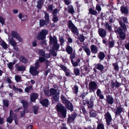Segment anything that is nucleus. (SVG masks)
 I'll use <instances>...</instances> for the list:
<instances>
[{
  "instance_id": "obj_37",
  "label": "nucleus",
  "mask_w": 129,
  "mask_h": 129,
  "mask_svg": "<svg viewBox=\"0 0 129 129\" xmlns=\"http://www.w3.org/2000/svg\"><path fill=\"white\" fill-rule=\"evenodd\" d=\"M19 17L22 20H24L27 19L26 16L23 15L22 14H20L19 15Z\"/></svg>"
},
{
  "instance_id": "obj_53",
  "label": "nucleus",
  "mask_w": 129,
  "mask_h": 129,
  "mask_svg": "<svg viewBox=\"0 0 129 129\" xmlns=\"http://www.w3.org/2000/svg\"><path fill=\"white\" fill-rule=\"evenodd\" d=\"M53 6L52 5H49L47 8L48 11L50 12H51L53 10Z\"/></svg>"
},
{
  "instance_id": "obj_17",
  "label": "nucleus",
  "mask_w": 129,
  "mask_h": 129,
  "mask_svg": "<svg viewBox=\"0 0 129 129\" xmlns=\"http://www.w3.org/2000/svg\"><path fill=\"white\" fill-rule=\"evenodd\" d=\"M40 103L42 104L43 106L47 107L49 105L48 100L47 99H45L40 101Z\"/></svg>"
},
{
  "instance_id": "obj_32",
  "label": "nucleus",
  "mask_w": 129,
  "mask_h": 129,
  "mask_svg": "<svg viewBox=\"0 0 129 129\" xmlns=\"http://www.w3.org/2000/svg\"><path fill=\"white\" fill-rule=\"evenodd\" d=\"M3 106L8 107L9 105V101L7 100H3Z\"/></svg>"
},
{
  "instance_id": "obj_36",
  "label": "nucleus",
  "mask_w": 129,
  "mask_h": 129,
  "mask_svg": "<svg viewBox=\"0 0 129 129\" xmlns=\"http://www.w3.org/2000/svg\"><path fill=\"white\" fill-rule=\"evenodd\" d=\"M112 85L113 86V88L114 87H118L120 85V83L117 82L115 81L114 82H112Z\"/></svg>"
},
{
  "instance_id": "obj_45",
  "label": "nucleus",
  "mask_w": 129,
  "mask_h": 129,
  "mask_svg": "<svg viewBox=\"0 0 129 129\" xmlns=\"http://www.w3.org/2000/svg\"><path fill=\"white\" fill-rule=\"evenodd\" d=\"M44 92L45 94L48 96H51V94L49 92V90L48 89L46 88L45 90L44 91Z\"/></svg>"
},
{
  "instance_id": "obj_27",
  "label": "nucleus",
  "mask_w": 129,
  "mask_h": 129,
  "mask_svg": "<svg viewBox=\"0 0 129 129\" xmlns=\"http://www.w3.org/2000/svg\"><path fill=\"white\" fill-rule=\"evenodd\" d=\"M76 116L74 114H72L71 115L69 116L68 119V121L70 122L73 121L74 120Z\"/></svg>"
},
{
  "instance_id": "obj_59",
  "label": "nucleus",
  "mask_w": 129,
  "mask_h": 129,
  "mask_svg": "<svg viewBox=\"0 0 129 129\" xmlns=\"http://www.w3.org/2000/svg\"><path fill=\"white\" fill-rule=\"evenodd\" d=\"M60 67L64 71H67V68L64 65L61 64L60 65Z\"/></svg>"
},
{
  "instance_id": "obj_22",
  "label": "nucleus",
  "mask_w": 129,
  "mask_h": 129,
  "mask_svg": "<svg viewBox=\"0 0 129 129\" xmlns=\"http://www.w3.org/2000/svg\"><path fill=\"white\" fill-rule=\"evenodd\" d=\"M96 69L100 70L101 71H102L104 69V66L102 64L100 63L97 64L95 66Z\"/></svg>"
},
{
  "instance_id": "obj_52",
  "label": "nucleus",
  "mask_w": 129,
  "mask_h": 129,
  "mask_svg": "<svg viewBox=\"0 0 129 129\" xmlns=\"http://www.w3.org/2000/svg\"><path fill=\"white\" fill-rule=\"evenodd\" d=\"M52 21L54 22H56L58 21V19L56 16H53Z\"/></svg>"
},
{
  "instance_id": "obj_24",
  "label": "nucleus",
  "mask_w": 129,
  "mask_h": 129,
  "mask_svg": "<svg viewBox=\"0 0 129 129\" xmlns=\"http://www.w3.org/2000/svg\"><path fill=\"white\" fill-rule=\"evenodd\" d=\"M17 64H16V68L17 69V70L20 71H24L25 70V67L24 66H21L17 67Z\"/></svg>"
},
{
  "instance_id": "obj_31",
  "label": "nucleus",
  "mask_w": 129,
  "mask_h": 129,
  "mask_svg": "<svg viewBox=\"0 0 129 129\" xmlns=\"http://www.w3.org/2000/svg\"><path fill=\"white\" fill-rule=\"evenodd\" d=\"M89 13L93 15H96L98 14L97 11L92 8H90L89 9Z\"/></svg>"
},
{
  "instance_id": "obj_57",
  "label": "nucleus",
  "mask_w": 129,
  "mask_h": 129,
  "mask_svg": "<svg viewBox=\"0 0 129 129\" xmlns=\"http://www.w3.org/2000/svg\"><path fill=\"white\" fill-rule=\"evenodd\" d=\"M0 22L2 24H4L5 23V19L2 17H0Z\"/></svg>"
},
{
  "instance_id": "obj_29",
  "label": "nucleus",
  "mask_w": 129,
  "mask_h": 129,
  "mask_svg": "<svg viewBox=\"0 0 129 129\" xmlns=\"http://www.w3.org/2000/svg\"><path fill=\"white\" fill-rule=\"evenodd\" d=\"M49 23H47L46 21L43 20H40V27H42L45 25H47Z\"/></svg>"
},
{
  "instance_id": "obj_16",
  "label": "nucleus",
  "mask_w": 129,
  "mask_h": 129,
  "mask_svg": "<svg viewBox=\"0 0 129 129\" xmlns=\"http://www.w3.org/2000/svg\"><path fill=\"white\" fill-rule=\"evenodd\" d=\"M107 101L109 104H112L114 103V99L112 96L110 95L107 96Z\"/></svg>"
},
{
  "instance_id": "obj_25",
  "label": "nucleus",
  "mask_w": 129,
  "mask_h": 129,
  "mask_svg": "<svg viewBox=\"0 0 129 129\" xmlns=\"http://www.w3.org/2000/svg\"><path fill=\"white\" fill-rule=\"evenodd\" d=\"M20 101L21 103L22 104L24 108H26L28 105V103L27 102L23 100H20Z\"/></svg>"
},
{
  "instance_id": "obj_61",
  "label": "nucleus",
  "mask_w": 129,
  "mask_h": 129,
  "mask_svg": "<svg viewBox=\"0 0 129 129\" xmlns=\"http://www.w3.org/2000/svg\"><path fill=\"white\" fill-rule=\"evenodd\" d=\"M90 102V103L87 105V106L88 108H91L93 106V102Z\"/></svg>"
},
{
  "instance_id": "obj_5",
  "label": "nucleus",
  "mask_w": 129,
  "mask_h": 129,
  "mask_svg": "<svg viewBox=\"0 0 129 129\" xmlns=\"http://www.w3.org/2000/svg\"><path fill=\"white\" fill-rule=\"evenodd\" d=\"M68 26L71 30L72 32L74 35H78L79 34L78 29L75 25L73 23L72 21L69 20L68 22Z\"/></svg>"
},
{
  "instance_id": "obj_30",
  "label": "nucleus",
  "mask_w": 129,
  "mask_h": 129,
  "mask_svg": "<svg viewBox=\"0 0 129 129\" xmlns=\"http://www.w3.org/2000/svg\"><path fill=\"white\" fill-rule=\"evenodd\" d=\"M66 50L68 54H71L73 52V49L71 47L68 46L66 48Z\"/></svg>"
},
{
  "instance_id": "obj_10",
  "label": "nucleus",
  "mask_w": 129,
  "mask_h": 129,
  "mask_svg": "<svg viewBox=\"0 0 129 129\" xmlns=\"http://www.w3.org/2000/svg\"><path fill=\"white\" fill-rule=\"evenodd\" d=\"M11 34L12 36L14 38H15L19 42L22 41V39L19 36V34L16 31H13L11 32Z\"/></svg>"
},
{
  "instance_id": "obj_63",
  "label": "nucleus",
  "mask_w": 129,
  "mask_h": 129,
  "mask_svg": "<svg viewBox=\"0 0 129 129\" xmlns=\"http://www.w3.org/2000/svg\"><path fill=\"white\" fill-rule=\"evenodd\" d=\"M95 98L94 96L92 95L91 96L90 99V102H93V101L95 100Z\"/></svg>"
},
{
  "instance_id": "obj_26",
  "label": "nucleus",
  "mask_w": 129,
  "mask_h": 129,
  "mask_svg": "<svg viewBox=\"0 0 129 129\" xmlns=\"http://www.w3.org/2000/svg\"><path fill=\"white\" fill-rule=\"evenodd\" d=\"M66 104L67 105V107L68 109L72 111H73V106L71 103L69 102Z\"/></svg>"
},
{
  "instance_id": "obj_1",
  "label": "nucleus",
  "mask_w": 129,
  "mask_h": 129,
  "mask_svg": "<svg viewBox=\"0 0 129 129\" xmlns=\"http://www.w3.org/2000/svg\"><path fill=\"white\" fill-rule=\"evenodd\" d=\"M122 18L123 22L122 21L121 19H118V20L121 27L123 31L125 32L127 31V28L125 23H128V20L127 17H123Z\"/></svg>"
},
{
  "instance_id": "obj_39",
  "label": "nucleus",
  "mask_w": 129,
  "mask_h": 129,
  "mask_svg": "<svg viewBox=\"0 0 129 129\" xmlns=\"http://www.w3.org/2000/svg\"><path fill=\"white\" fill-rule=\"evenodd\" d=\"M20 60L23 63H26L27 62V59L24 56H20Z\"/></svg>"
},
{
  "instance_id": "obj_55",
  "label": "nucleus",
  "mask_w": 129,
  "mask_h": 129,
  "mask_svg": "<svg viewBox=\"0 0 129 129\" xmlns=\"http://www.w3.org/2000/svg\"><path fill=\"white\" fill-rule=\"evenodd\" d=\"M59 41L60 43V44L61 45H62L63 44V43L64 42V39L63 37H61L59 38Z\"/></svg>"
},
{
  "instance_id": "obj_58",
  "label": "nucleus",
  "mask_w": 129,
  "mask_h": 129,
  "mask_svg": "<svg viewBox=\"0 0 129 129\" xmlns=\"http://www.w3.org/2000/svg\"><path fill=\"white\" fill-rule=\"evenodd\" d=\"M35 66L34 67L35 68H36V69H37L40 66L39 62V61L36 62L35 63Z\"/></svg>"
},
{
  "instance_id": "obj_35",
  "label": "nucleus",
  "mask_w": 129,
  "mask_h": 129,
  "mask_svg": "<svg viewBox=\"0 0 129 129\" xmlns=\"http://www.w3.org/2000/svg\"><path fill=\"white\" fill-rule=\"evenodd\" d=\"M61 99L63 101V103L64 104H67L69 102V101L63 95H61Z\"/></svg>"
},
{
  "instance_id": "obj_28",
  "label": "nucleus",
  "mask_w": 129,
  "mask_h": 129,
  "mask_svg": "<svg viewBox=\"0 0 129 129\" xmlns=\"http://www.w3.org/2000/svg\"><path fill=\"white\" fill-rule=\"evenodd\" d=\"M83 49L84 50L86 53L87 55L89 56L90 55V51L89 48H88L86 46L82 47Z\"/></svg>"
},
{
  "instance_id": "obj_40",
  "label": "nucleus",
  "mask_w": 129,
  "mask_h": 129,
  "mask_svg": "<svg viewBox=\"0 0 129 129\" xmlns=\"http://www.w3.org/2000/svg\"><path fill=\"white\" fill-rule=\"evenodd\" d=\"M113 66L114 67V70L115 71L118 72L119 71V68L118 64L116 63H114L113 64Z\"/></svg>"
},
{
  "instance_id": "obj_41",
  "label": "nucleus",
  "mask_w": 129,
  "mask_h": 129,
  "mask_svg": "<svg viewBox=\"0 0 129 129\" xmlns=\"http://www.w3.org/2000/svg\"><path fill=\"white\" fill-rule=\"evenodd\" d=\"M80 71V69L78 68H76L74 69V73L76 76H78L79 75Z\"/></svg>"
},
{
  "instance_id": "obj_9",
  "label": "nucleus",
  "mask_w": 129,
  "mask_h": 129,
  "mask_svg": "<svg viewBox=\"0 0 129 129\" xmlns=\"http://www.w3.org/2000/svg\"><path fill=\"white\" fill-rule=\"evenodd\" d=\"M105 118L108 125H109L112 121V118L110 113L108 112H107L104 115Z\"/></svg>"
},
{
  "instance_id": "obj_33",
  "label": "nucleus",
  "mask_w": 129,
  "mask_h": 129,
  "mask_svg": "<svg viewBox=\"0 0 129 129\" xmlns=\"http://www.w3.org/2000/svg\"><path fill=\"white\" fill-rule=\"evenodd\" d=\"M104 26L105 27V29H108L109 31L111 30L112 29L111 25H110L108 22H106Z\"/></svg>"
},
{
  "instance_id": "obj_3",
  "label": "nucleus",
  "mask_w": 129,
  "mask_h": 129,
  "mask_svg": "<svg viewBox=\"0 0 129 129\" xmlns=\"http://www.w3.org/2000/svg\"><path fill=\"white\" fill-rule=\"evenodd\" d=\"M56 107L58 112L60 113L63 117L65 118L66 116L67 111L65 107L61 104L57 105Z\"/></svg>"
},
{
  "instance_id": "obj_50",
  "label": "nucleus",
  "mask_w": 129,
  "mask_h": 129,
  "mask_svg": "<svg viewBox=\"0 0 129 129\" xmlns=\"http://www.w3.org/2000/svg\"><path fill=\"white\" fill-rule=\"evenodd\" d=\"M39 53L40 55L41 56H43L45 53V52L42 49H39Z\"/></svg>"
},
{
  "instance_id": "obj_42",
  "label": "nucleus",
  "mask_w": 129,
  "mask_h": 129,
  "mask_svg": "<svg viewBox=\"0 0 129 129\" xmlns=\"http://www.w3.org/2000/svg\"><path fill=\"white\" fill-rule=\"evenodd\" d=\"M78 39L81 42H83L85 40V37L82 35H80L78 37Z\"/></svg>"
},
{
  "instance_id": "obj_11",
  "label": "nucleus",
  "mask_w": 129,
  "mask_h": 129,
  "mask_svg": "<svg viewBox=\"0 0 129 129\" xmlns=\"http://www.w3.org/2000/svg\"><path fill=\"white\" fill-rule=\"evenodd\" d=\"M98 31L100 36L102 38H104L106 37L107 33L105 29L100 28H99Z\"/></svg>"
},
{
  "instance_id": "obj_14",
  "label": "nucleus",
  "mask_w": 129,
  "mask_h": 129,
  "mask_svg": "<svg viewBox=\"0 0 129 129\" xmlns=\"http://www.w3.org/2000/svg\"><path fill=\"white\" fill-rule=\"evenodd\" d=\"M120 10L122 13L125 14H127L128 13L127 8L124 6H122L121 7Z\"/></svg>"
},
{
  "instance_id": "obj_44",
  "label": "nucleus",
  "mask_w": 129,
  "mask_h": 129,
  "mask_svg": "<svg viewBox=\"0 0 129 129\" xmlns=\"http://www.w3.org/2000/svg\"><path fill=\"white\" fill-rule=\"evenodd\" d=\"M15 80L17 82H19L21 81V77L19 76L18 75H16L15 76Z\"/></svg>"
},
{
  "instance_id": "obj_48",
  "label": "nucleus",
  "mask_w": 129,
  "mask_h": 129,
  "mask_svg": "<svg viewBox=\"0 0 129 129\" xmlns=\"http://www.w3.org/2000/svg\"><path fill=\"white\" fill-rule=\"evenodd\" d=\"M12 117L11 116H9L7 119V122L10 123H11L13 120Z\"/></svg>"
},
{
  "instance_id": "obj_12",
  "label": "nucleus",
  "mask_w": 129,
  "mask_h": 129,
  "mask_svg": "<svg viewBox=\"0 0 129 129\" xmlns=\"http://www.w3.org/2000/svg\"><path fill=\"white\" fill-rule=\"evenodd\" d=\"M123 108L121 106L117 107L116 109L114 110L115 116H117L120 115L121 113L123 112Z\"/></svg>"
},
{
  "instance_id": "obj_60",
  "label": "nucleus",
  "mask_w": 129,
  "mask_h": 129,
  "mask_svg": "<svg viewBox=\"0 0 129 129\" xmlns=\"http://www.w3.org/2000/svg\"><path fill=\"white\" fill-rule=\"evenodd\" d=\"M96 9L99 12L101 10V7L98 4L96 6Z\"/></svg>"
},
{
  "instance_id": "obj_7",
  "label": "nucleus",
  "mask_w": 129,
  "mask_h": 129,
  "mask_svg": "<svg viewBox=\"0 0 129 129\" xmlns=\"http://www.w3.org/2000/svg\"><path fill=\"white\" fill-rule=\"evenodd\" d=\"M48 31L46 29H43L36 36V38L39 40H43L45 39L46 35L48 34Z\"/></svg>"
},
{
  "instance_id": "obj_49",
  "label": "nucleus",
  "mask_w": 129,
  "mask_h": 129,
  "mask_svg": "<svg viewBox=\"0 0 129 129\" xmlns=\"http://www.w3.org/2000/svg\"><path fill=\"white\" fill-rule=\"evenodd\" d=\"M97 129H104V126L102 124H99L98 125Z\"/></svg>"
},
{
  "instance_id": "obj_56",
  "label": "nucleus",
  "mask_w": 129,
  "mask_h": 129,
  "mask_svg": "<svg viewBox=\"0 0 129 129\" xmlns=\"http://www.w3.org/2000/svg\"><path fill=\"white\" fill-rule=\"evenodd\" d=\"M50 53H51L54 56H55L57 55L54 49H52L51 51H50Z\"/></svg>"
},
{
  "instance_id": "obj_6",
  "label": "nucleus",
  "mask_w": 129,
  "mask_h": 129,
  "mask_svg": "<svg viewBox=\"0 0 129 129\" xmlns=\"http://www.w3.org/2000/svg\"><path fill=\"white\" fill-rule=\"evenodd\" d=\"M123 30L120 27H116L115 28V32L119 34V37L122 40H124L126 37L125 34L123 31Z\"/></svg>"
},
{
  "instance_id": "obj_13",
  "label": "nucleus",
  "mask_w": 129,
  "mask_h": 129,
  "mask_svg": "<svg viewBox=\"0 0 129 129\" xmlns=\"http://www.w3.org/2000/svg\"><path fill=\"white\" fill-rule=\"evenodd\" d=\"M37 69L33 66L30 67L29 69L30 73L33 76H36L39 73L38 71H37Z\"/></svg>"
},
{
  "instance_id": "obj_8",
  "label": "nucleus",
  "mask_w": 129,
  "mask_h": 129,
  "mask_svg": "<svg viewBox=\"0 0 129 129\" xmlns=\"http://www.w3.org/2000/svg\"><path fill=\"white\" fill-rule=\"evenodd\" d=\"M98 88V85L94 81H91L89 83V89L90 92L92 91L94 92L95 90Z\"/></svg>"
},
{
  "instance_id": "obj_43",
  "label": "nucleus",
  "mask_w": 129,
  "mask_h": 129,
  "mask_svg": "<svg viewBox=\"0 0 129 129\" xmlns=\"http://www.w3.org/2000/svg\"><path fill=\"white\" fill-rule=\"evenodd\" d=\"M15 63H13L12 62H10L8 64V68L10 70H12L14 65Z\"/></svg>"
},
{
  "instance_id": "obj_47",
  "label": "nucleus",
  "mask_w": 129,
  "mask_h": 129,
  "mask_svg": "<svg viewBox=\"0 0 129 129\" xmlns=\"http://www.w3.org/2000/svg\"><path fill=\"white\" fill-rule=\"evenodd\" d=\"M90 115L91 117H95L96 116V114L94 111H91L90 112Z\"/></svg>"
},
{
  "instance_id": "obj_18",
  "label": "nucleus",
  "mask_w": 129,
  "mask_h": 129,
  "mask_svg": "<svg viewBox=\"0 0 129 129\" xmlns=\"http://www.w3.org/2000/svg\"><path fill=\"white\" fill-rule=\"evenodd\" d=\"M90 48L92 52L95 54L97 53L98 50L97 47L95 45H92L90 46Z\"/></svg>"
},
{
  "instance_id": "obj_15",
  "label": "nucleus",
  "mask_w": 129,
  "mask_h": 129,
  "mask_svg": "<svg viewBox=\"0 0 129 129\" xmlns=\"http://www.w3.org/2000/svg\"><path fill=\"white\" fill-rule=\"evenodd\" d=\"M38 95L37 93H33L30 95V99L31 101L35 102L38 96Z\"/></svg>"
},
{
  "instance_id": "obj_34",
  "label": "nucleus",
  "mask_w": 129,
  "mask_h": 129,
  "mask_svg": "<svg viewBox=\"0 0 129 129\" xmlns=\"http://www.w3.org/2000/svg\"><path fill=\"white\" fill-rule=\"evenodd\" d=\"M68 11L71 14H73L74 12V8L73 6L71 5H69L68 7Z\"/></svg>"
},
{
  "instance_id": "obj_46",
  "label": "nucleus",
  "mask_w": 129,
  "mask_h": 129,
  "mask_svg": "<svg viewBox=\"0 0 129 129\" xmlns=\"http://www.w3.org/2000/svg\"><path fill=\"white\" fill-rule=\"evenodd\" d=\"M114 41L112 40L110 41L109 43V47L110 48L113 47L114 45Z\"/></svg>"
},
{
  "instance_id": "obj_51",
  "label": "nucleus",
  "mask_w": 129,
  "mask_h": 129,
  "mask_svg": "<svg viewBox=\"0 0 129 129\" xmlns=\"http://www.w3.org/2000/svg\"><path fill=\"white\" fill-rule=\"evenodd\" d=\"M58 10L57 8L55 9L53 11H52V13L53 14V16H56L57 14L58 13Z\"/></svg>"
},
{
  "instance_id": "obj_2",
  "label": "nucleus",
  "mask_w": 129,
  "mask_h": 129,
  "mask_svg": "<svg viewBox=\"0 0 129 129\" xmlns=\"http://www.w3.org/2000/svg\"><path fill=\"white\" fill-rule=\"evenodd\" d=\"M49 44L50 45H53V47L56 50L58 49L59 47V45L57 43V41L56 38L55 37H52L50 36L49 37Z\"/></svg>"
},
{
  "instance_id": "obj_23",
  "label": "nucleus",
  "mask_w": 129,
  "mask_h": 129,
  "mask_svg": "<svg viewBox=\"0 0 129 129\" xmlns=\"http://www.w3.org/2000/svg\"><path fill=\"white\" fill-rule=\"evenodd\" d=\"M9 43H10L12 46H16L17 44V43L12 37L10 39L9 41Z\"/></svg>"
},
{
  "instance_id": "obj_62",
  "label": "nucleus",
  "mask_w": 129,
  "mask_h": 129,
  "mask_svg": "<svg viewBox=\"0 0 129 129\" xmlns=\"http://www.w3.org/2000/svg\"><path fill=\"white\" fill-rule=\"evenodd\" d=\"M50 53H46L45 54V53L43 57L46 58H49L50 57Z\"/></svg>"
},
{
  "instance_id": "obj_21",
  "label": "nucleus",
  "mask_w": 129,
  "mask_h": 129,
  "mask_svg": "<svg viewBox=\"0 0 129 129\" xmlns=\"http://www.w3.org/2000/svg\"><path fill=\"white\" fill-rule=\"evenodd\" d=\"M0 44L5 49H6L7 48L8 45L2 39L0 40Z\"/></svg>"
},
{
  "instance_id": "obj_4",
  "label": "nucleus",
  "mask_w": 129,
  "mask_h": 129,
  "mask_svg": "<svg viewBox=\"0 0 129 129\" xmlns=\"http://www.w3.org/2000/svg\"><path fill=\"white\" fill-rule=\"evenodd\" d=\"M50 90L51 95H52L53 99L55 101H58L59 97V92H57L56 89L53 88L50 89Z\"/></svg>"
},
{
  "instance_id": "obj_54",
  "label": "nucleus",
  "mask_w": 129,
  "mask_h": 129,
  "mask_svg": "<svg viewBox=\"0 0 129 129\" xmlns=\"http://www.w3.org/2000/svg\"><path fill=\"white\" fill-rule=\"evenodd\" d=\"M39 61L40 62H42L45 60V58L43 57H40L39 58Z\"/></svg>"
},
{
  "instance_id": "obj_19",
  "label": "nucleus",
  "mask_w": 129,
  "mask_h": 129,
  "mask_svg": "<svg viewBox=\"0 0 129 129\" xmlns=\"http://www.w3.org/2000/svg\"><path fill=\"white\" fill-rule=\"evenodd\" d=\"M43 0H39L37 2V8L39 9H41L43 4Z\"/></svg>"
},
{
  "instance_id": "obj_20",
  "label": "nucleus",
  "mask_w": 129,
  "mask_h": 129,
  "mask_svg": "<svg viewBox=\"0 0 129 129\" xmlns=\"http://www.w3.org/2000/svg\"><path fill=\"white\" fill-rule=\"evenodd\" d=\"M105 57V54L103 52L100 51L98 55V58L101 60H103Z\"/></svg>"
},
{
  "instance_id": "obj_64",
  "label": "nucleus",
  "mask_w": 129,
  "mask_h": 129,
  "mask_svg": "<svg viewBox=\"0 0 129 129\" xmlns=\"http://www.w3.org/2000/svg\"><path fill=\"white\" fill-rule=\"evenodd\" d=\"M125 47L126 49L129 50V42H128L125 44Z\"/></svg>"
},
{
  "instance_id": "obj_38",
  "label": "nucleus",
  "mask_w": 129,
  "mask_h": 129,
  "mask_svg": "<svg viewBox=\"0 0 129 129\" xmlns=\"http://www.w3.org/2000/svg\"><path fill=\"white\" fill-rule=\"evenodd\" d=\"M45 20L46 21L47 23H49V16L48 13L46 12H45Z\"/></svg>"
}]
</instances>
